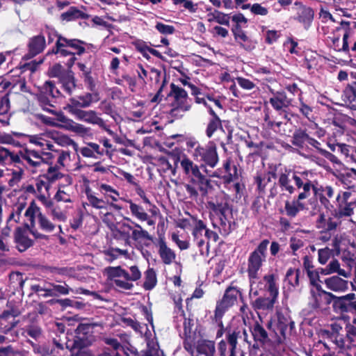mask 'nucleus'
I'll return each mask as SVG.
<instances>
[{
	"mask_svg": "<svg viewBox=\"0 0 356 356\" xmlns=\"http://www.w3.org/2000/svg\"><path fill=\"white\" fill-rule=\"evenodd\" d=\"M58 166H49L45 174L42 175L43 179H46L50 184L63 177V175L60 172Z\"/></svg>",
	"mask_w": 356,
	"mask_h": 356,
	"instance_id": "obj_42",
	"label": "nucleus"
},
{
	"mask_svg": "<svg viewBox=\"0 0 356 356\" xmlns=\"http://www.w3.org/2000/svg\"><path fill=\"white\" fill-rule=\"evenodd\" d=\"M170 95L174 98V108L172 112L176 114V112L179 111L182 112L189 111L191 107V100L188 99L186 91L175 83L170 84Z\"/></svg>",
	"mask_w": 356,
	"mask_h": 356,
	"instance_id": "obj_11",
	"label": "nucleus"
},
{
	"mask_svg": "<svg viewBox=\"0 0 356 356\" xmlns=\"http://www.w3.org/2000/svg\"><path fill=\"white\" fill-rule=\"evenodd\" d=\"M10 229L8 226L4 227L0 234V249L1 250H7L8 241L7 239L10 236Z\"/></svg>",
	"mask_w": 356,
	"mask_h": 356,
	"instance_id": "obj_61",
	"label": "nucleus"
},
{
	"mask_svg": "<svg viewBox=\"0 0 356 356\" xmlns=\"http://www.w3.org/2000/svg\"><path fill=\"white\" fill-rule=\"evenodd\" d=\"M72 115L77 120L83 121L88 124L98 125L101 128H105V122L97 112L92 110H72Z\"/></svg>",
	"mask_w": 356,
	"mask_h": 356,
	"instance_id": "obj_17",
	"label": "nucleus"
},
{
	"mask_svg": "<svg viewBox=\"0 0 356 356\" xmlns=\"http://www.w3.org/2000/svg\"><path fill=\"white\" fill-rule=\"evenodd\" d=\"M179 161L184 174L191 177V182L197 184L198 189L203 193H206L210 180L200 172V167L186 156H184Z\"/></svg>",
	"mask_w": 356,
	"mask_h": 356,
	"instance_id": "obj_7",
	"label": "nucleus"
},
{
	"mask_svg": "<svg viewBox=\"0 0 356 356\" xmlns=\"http://www.w3.org/2000/svg\"><path fill=\"white\" fill-rule=\"evenodd\" d=\"M54 153H56V157H57L56 163L55 164L56 166H58V168H64L67 163H69L70 161V153L68 151L65 150H56L54 151Z\"/></svg>",
	"mask_w": 356,
	"mask_h": 356,
	"instance_id": "obj_54",
	"label": "nucleus"
},
{
	"mask_svg": "<svg viewBox=\"0 0 356 356\" xmlns=\"http://www.w3.org/2000/svg\"><path fill=\"white\" fill-rule=\"evenodd\" d=\"M356 208V201H350V203L337 202L336 209L333 212L334 218H337L341 221L348 222V231H351L355 227V222L352 219L354 214V210Z\"/></svg>",
	"mask_w": 356,
	"mask_h": 356,
	"instance_id": "obj_12",
	"label": "nucleus"
},
{
	"mask_svg": "<svg viewBox=\"0 0 356 356\" xmlns=\"http://www.w3.org/2000/svg\"><path fill=\"white\" fill-rule=\"evenodd\" d=\"M73 198L74 195L72 186H59L58 191L54 195L56 201L65 203L72 202L73 201Z\"/></svg>",
	"mask_w": 356,
	"mask_h": 356,
	"instance_id": "obj_31",
	"label": "nucleus"
},
{
	"mask_svg": "<svg viewBox=\"0 0 356 356\" xmlns=\"http://www.w3.org/2000/svg\"><path fill=\"white\" fill-rule=\"evenodd\" d=\"M197 351L205 356L214 355L216 352L215 343L213 341L200 340L197 344Z\"/></svg>",
	"mask_w": 356,
	"mask_h": 356,
	"instance_id": "obj_34",
	"label": "nucleus"
},
{
	"mask_svg": "<svg viewBox=\"0 0 356 356\" xmlns=\"http://www.w3.org/2000/svg\"><path fill=\"white\" fill-rule=\"evenodd\" d=\"M99 97L97 93H86L70 99V103L66 106L65 109L72 114V110H81L80 108H86L91 104L97 102Z\"/></svg>",
	"mask_w": 356,
	"mask_h": 356,
	"instance_id": "obj_15",
	"label": "nucleus"
},
{
	"mask_svg": "<svg viewBox=\"0 0 356 356\" xmlns=\"http://www.w3.org/2000/svg\"><path fill=\"white\" fill-rule=\"evenodd\" d=\"M348 224L350 225L351 223L341 221L337 218H334V216L327 217L325 231H332L336 229H339L340 231H348L347 227H349Z\"/></svg>",
	"mask_w": 356,
	"mask_h": 356,
	"instance_id": "obj_33",
	"label": "nucleus"
},
{
	"mask_svg": "<svg viewBox=\"0 0 356 356\" xmlns=\"http://www.w3.org/2000/svg\"><path fill=\"white\" fill-rule=\"evenodd\" d=\"M10 88L15 93H26L32 95V92L29 86L27 85L24 76H19L12 81H1L0 82V92Z\"/></svg>",
	"mask_w": 356,
	"mask_h": 356,
	"instance_id": "obj_16",
	"label": "nucleus"
},
{
	"mask_svg": "<svg viewBox=\"0 0 356 356\" xmlns=\"http://www.w3.org/2000/svg\"><path fill=\"white\" fill-rule=\"evenodd\" d=\"M243 10L250 9V12L256 15L266 16L268 14V9L260 3L244 4L241 6Z\"/></svg>",
	"mask_w": 356,
	"mask_h": 356,
	"instance_id": "obj_52",
	"label": "nucleus"
},
{
	"mask_svg": "<svg viewBox=\"0 0 356 356\" xmlns=\"http://www.w3.org/2000/svg\"><path fill=\"white\" fill-rule=\"evenodd\" d=\"M302 178L312 185V189L316 193V180L314 174L309 170L293 171L291 169H281L278 174V184L282 191L293 194L296 191V179Z\"/></svg>",
	"mask_w": 356,
	"mask_h": 356,
	"instance_id": "obj_2",
	"label": "nucleus"
},
{
	"mask_svg": "<svg viewBox=\"0 0 356 356\" xmlns=\"http://www.w3.org/2000/svg\"><path fill=\"white\" fill-rule=\"evenodd\" d=\"M276 323V332H278L281 336L285 337L286 334L292 330L294 323L291 319L280 313H277Z\"/></svg>",
	"mask_w": 356,
	"mask_h": 356,
	"instance_id": "obj_23",
	"label": "nucleus"
},
{
	"mask_svg": "<svg viewBox=\"0 0 356 356\" xmlns=\"http://www.w3.org/2000/svg\"><path fill=\"white\" fill-rule=\"evenodd\" d=\"M87 199L89 204L95 209H104L106 206V202L102 198L97 197L91 191H86Z\"/></svg>",
	"mask_w": 356,
	"mask_h": 356,
	"instance_id": "obj_51",
	"label": "nucleus"
},
{
	"mask_svg": "<svg viewBox=\"0 0 356 356\" xmlns=\"http://www.w3.org/2000/svg\"><path fill=\"white\" fill-rule=\"evenodd\" d=\"M124 220L131 222L134 225L135 228L134 229H132V234H131V238L133 240L138 241V240L142 239V238H144V239H150L151 238L149 233L146 230L143 229L139 224L134 222L129 218H125Z\"/></svg>",
	"mask_w": 356,
	"mask_h": 356,
	"instance_id": "obj_39",
	"label": "nucleus"
},
{
	"mask_svg": "<svg viewBox=\"0 0 356 356\" xmlns=\"http://www.w3.org/2000/svg\"><path fill=\"white\" fill-rule=\"evenodd\" d=\"M15 241L20 252L25 251L32 245V241L26 236V232L21 228L17 229L15 233Z\"/></svg>",
	"mask_w": 356,
	"mask_h": 356,
	"instance_id": "obj_26",
	"label": "nucleus"
},
{
	"mask_svg": "<svg viewBox=\"0 0 356 356\" xmlns=\"http://www.w3.org/2000/svg\"><path fill=\"white\" fill-rule=\"evenodd\" d=\"M88 15L78 9L76 7L72 6L67 11L63 13L60 19L63 21L70 22L78 19H88Z\"/></svg>",
	"mask_w": 356,
	"mask_h": 356,
	"instance_id": "obj_30",
	"label": "nucleus"
},
{
	"mask_svg": "<svg viewBox=\"0 0 356 356\" xmlns=\"http://www.w3.org/2000/svg\"><path fill=\"white\" fill-rule=\"evenodd\" d=\"M49 134L51 136V140H54L58 145L62 147L72 146L76 152L78 151L77 143L69 136L55 131H52Z\"/></svg>",
	"mask_w": 356,
	"mask_h": 356,
	"instance_id": "obj_28",
	"label": "nucleus"
},
{
	"mask_svg": "<svg viewBox=\"0 0 356 356\" xmlns=\"http://www.w3.org/2000/svg\"><path fill=\"white\" fill-rule=\"evenodd\" d=\"M300 271L298 269L289 268L286 274L285 282L295 287L299 285Z\"/></svg>",
	"mask_w": 356,
	"mask_h": 356,
	"instance_id": "obj_55",
	"label": "nucleus"
},
{
	"mask_svg": "<svg viewBox=\"0 0 356 356\" xmlns=\"http://www.w3.org/2000/svg\"><path fill=\"white\" fill-rule=\"evenodd\" d=\"M356 190L355 187H350L346 191H341L336 197L337 202L350 203V201H355L353 198Z\"/></svg>",
	"mask_w": 356,
	"mask_h": 356,
	"instance_id": "obj_49",
	"label": "nucleus"
},
{
	"mask_svg": "<svg viewBox=\"0 0 356 356\" xmlns=\"http://www.w3.org/2000/svg\"><path fill=\"white\" fill-rule=\"evenodd\" d=\"M110 284L118 289L129 290L134 284L127 280L128 272L120 266H110L105 269Z\"/></svg>",
	"mask_w": 356,
	"mask_h": 356,
	"instance_id": "obj_10",
	"label": "nucleus"
},
{
	"mask_svg": "<svg viewBox=\"0 0 356 356\" xmlns=\"http://www.w3.org/2000/svg\"><path fill=\"white\" fill-rule=\"evenodd\" d=\"M333 294L321 289L320 285L310 290L308 300L309 306L315 311H323L331 303Z\"/></svg>",
	"mask_w": 356,
	"mask_h": 356,
	"instance_id": "obj_9",
	"label": "nucleus"
},
{
	"mask_svg": "<svg viewBox=\"0 0 356 356\" xmlns=\"http://www.w3.org/2000/svg\"><path fill=\"white\" fill-rule=\"evenodd\" d=\"M196 245L200 248V252L202 255L207 256L209 252V244L207 241V238H197L194 240Z\"/></svg>",
	"mask_w": 356,
	"mask_h": 356,
	"instance_id": "obj_62",
	"label": "nucleus"
},
{
	"mask_svg": "<svg viewBox=\"0 0 356 356\" xmlns=\"http://www.w3.org/2000/svg\"><path fill=\"white\" fill-rule=\"evenodd\" d=\"M277 276L273 273H269L264 276L260 284L264 285V289L267 290L270 296H278V286L277 284Z\"/></svg>",
	"mask_w": 356,
	"mask_h": 356,
	"instance_id": "obj_24",
	"label": "nucleus"
},
{
	"mask_svg": "<svg viewBox=\"0 0 356 356\" xmlns=\"http://www.w3.org/2000/svg\"><path fill=\"white\" fill-rule=\"evenodd\" d=\"M157 279L155 270L149 268L145 273L143 287L145 290H152L156 284Z\"/></svg>",
	"mask_w": 356,
	"mask_h": 356,
	"instance_id": "obj_41",
	"label": "nucleus"
},
{
	"mask_svg": "<svg viewBox=\"0 0 356 356\" xmlns=\"http://www.w3.org/2000/svg\"><path fill=\"white\" fill-rule=\"evenodd\" d=\"M48 214L51 219L54 222H65L67 221V214L65 212L60 210L59 207H54V205L49 209Z\"/></svg>",
	"mask_w": 356,
	"mask_h": 356,
	"instance_id": "obj_47",
	"label": "nucleus"
},
{
	"mask_svg": "<svg viewBox=\"0 0 356 356\" xmlns=\"http://www.w3.org/2000/svg\"><path fill=\"white\" fill-rule=\"evenodd\" d=\"M269 241L263 240L257 248L250 253L248 260V273L250 278L251 291L252 286L255 283V280L258 277L259 271L266 259V250Z\"/></svg>",
	"mask_w": 356,
	"mask_h": 356,
	"instance_id": "obj_6",
	"label": "nucleus"
},
{
	"mask_svg": "<svg viewBox=\"0 0 356 356\" xmlns=\"http://www.w3.org/2000/svg\"><path fill=\"white\" fill-rule=\"evenodd\" d=\"M155 28L159 33L165 35L173 34L175 31L173 26L164 24L161 22H157Z\"/></svg>",
	"mask_w": 356,
	"mask_h": 356,
	"instance_id": "obj_63",
	"label": "nucleus"
},
{
	"mask_svg": "<svg viewBox=\"0 0 356 356\" xmlns=\"http://www.w3.org/2000/svg\"><path fill=\"white\" fill-rule=\"evenodd\" d=\"M321 273L325 275L337 273L346 278L349 277L350 275V273L349 271H346L340 268V264L337 259H332L325 268H322Z\"/></svg>",
	"mask_w": 356,
	"mask_h": 356,
	"instance_id": "obj_27",
	"label": "nucleus"
},
{
	"mask_svg": "<svg viewBox=\"0 0 356 356\" xmlns=\"http://www.w3.org/2000/svg\"><path fill=\"white\" fill-rule=\"evenodd\" d=\"M24 215L30 221L32 227L35 226V218H36L39 228L44 232H54L56 229V227H58L59 233H63L62 226L60 225H57L50 217L49 218L42 213L40 208L37 206L34 201L31 202L30 205L26 209Z\"/></svg>",
	"mask_w": 356,
	"mask_h": 356,
	"instance_id": "obj_5",
	"label": "nucleus"
},
{
	"mask_svg": "<svg viewBox=\"0 0 356 356\" xmlns=\"http://www.w3.org/2000/svg\"><path fill=\"white\" fill-rule=\"evenodd\" d=\"M324 283L327 289L334 292H344L348 286V281L339 277L337 275H334L327 277L325 280Z\"/></svg>",
	"mask_w": 356,
	"mask_h": 356,
	"instance_id": "obj_22",
	"label": "nucleus"
},
{
	"mask_svg": "<svg viewBox=\"0 0 356 356\" xmlns=\"http://www.w3.org/2000/svg\"><path fill=\"white\" fill-rule=\"evenodd\" d=\"M170 157L174 162V166H172L168 160L164 156H161V157L158 158V161L159 162V163L161 165L164 166L165 170H170L172 172V174L173 175H175L176 172H177V168L178 167V163L180 161V157L178 155L175 154H171Z\"/></svg>",
	"mask_w": 356,
	"mask_h": 356,
	"instance_id": "obj_38",
	"label": "nucleus"
},
{
	"mask_svg": "<svg viewBox=\"0 0 356 356\" xmlns=\"http://www.w3.org/2000/svg\"><path fill=\"white\" fill-rule=\"evenodd\" d=\"M252 334L255 341H259L262 343H264L268 339L267 332L258 323L254 324L252 330Z\"/></svg>",
	"mask_w": 356,
	"mask_h": 356,
	"instance_id": "obj_44",
	"label": "nucleus"
},
{
	"mask_svg": "<svg viewBox=\"0 0 356 356\" xmlns=\"http://www.w3.org/2000/svg\"><path fill=\"white\" fill-rule=\"evenodd\" d=\"M239 293V291L235 287L227 289L222 300L217 303L215 310L216 320L220 319L225 312L236 303Z\"/></svg>",
	"mask_w": 356,
	"mask_h": 356,
	"instance_id": "obj_13",
	"label": "nucleus"
},
{
	"mask_svg": "<svg viewBox=\"0 0 356 356\" xmlns=\"http://www.w3.org/2000/svg\"><path fill=\"white\" fill-rule=\"evenodd\" d=\"M309 134L302 129H296L293 134L291 143L293 145L302 148L307 140Z\"/></svg>",
	"mask_w": 356,
	"mask_h": 356,
	"instance_id": "obj_37",
	"label": "nucleus"
},
{
	"mask_svg": "<svg viewBox=\"0 0 356 356\" xmlns=\"http://www.w3.org/2000/svg\"><path fill=\"white\" fill-rule=\"evenodd\" d=\"M130 205L129 209L131 214L140 221L147 220L148 218V214L145 212L144 209L131 201H129Z\"/></svg>",
	"mask_w": 356,
	"mask_h": 356,
	"instance_id": "obj_50",
	"label": "nucleus"
},
{
	"mask_svg": "<svg viewBox=\"0 0 356 356\" xmlns=\"http://www.w3.org/2000/svg\"><path fill=\"white\" fill-rule=\"evenodd\" d=\"M269 102L272 106L277 111H280L289 107L291 101L284 92H277L270 98Z\"/></svg>",
	"mask_w": 356,
	"mask_h": 356,
	"instance_id": "obj_25",
	"label": "nucleus"
},
{
	"mask_svg": "<svg viewBox=\"0 0 356 356\" xmlns=\"http://www.w3.org/2000/svg\"><path fill=\"white\" fill-rule=\"evenodd\" d=\"M222 128L221 120L220 118H211L208 122L206 129V135L208 138H211L213 133L218 129Z\"/></svg>",
	"mask_w": 356,
	"mask_h": 356,
	"instance_id": "obj_57",
	"label": "nucleus"
},
{
	"mask_svg": "<svg viewBox=\"0 0 356 356\" xmlns=\"http://www.w3.org/2000/svg\"><path fill=\"white\" fill-rule=\"evenodd\" d=\"M57 115L58 120L63 123V129L82 135L89 132V128L74 122L72 120L67 118L63 113H58Z\"/></svg>",
	"mask_w": 356,
	"mask_h": 356,
	"instance_id": "obj_19",
	"label": "nucleus"
},
{
	"mask_svg": "<svg viewBox=\"0 0 356 356\" xmlns=\"http://www.w3.org/2000/svg\"><path fill=\"white\" fill-rule=\"evenodd\" d=\"M344 92L350 102L356 100V81L347 87Z\"/></svg>",
	"mask_w": 356,
	"mask_h": 356,
	"instance_id": "obj_64",
	"label": "nucleus"
},
{
	"mask_svg": "<svg viewBox=\"0 0 356 356\" xmlns=\"http://www.w3.org/2000/svg\"><path fill=\"white\" fill-rule=\"evenodd\" d=\"M297 189L301 190L298 195L291 201H286L284 209L286 214L290 218H295L298 213L305 209L303 200L308 198L311 194L312 185L307 180L296 179Z\"/></svg>",
	"mask_w": 356,
	"mask_h": 356,
	"instance_id": "obj_4",
	"label": "nucleus"
},
{
	"mask_svg": "<svg viewBox=\"0 0 356 356\" xmlns=\"http://www.w3.org/2000/svg\"><path fill=\"white\" fill-rule=\"evenodd\" d=\"M193 159L202 162L201 167L204 168V172L210 177H218V175L216 172H211L206 168L209 166L211 168H215L219 161V156L217 152V147L216 144L210 141L205 146L197 147V148L192 152Z\"/></svg>",
	"mask_w": 356,
	"mask_h": 356,
	"instance_id": "obj_3",
	"label": "nucleus"
},
{
	"mask_svg": "<svg viewBox=\"0 0 356 356\" xmlns=\"http://www.w3.org/2000/svg\"><path fill=\"white\" fill-rule=\"evenodd\" d=\"M232 33L234 36L235 40L241 45L244 46L245 43L248 41V37L245 33L242 30L241 27H233Z\"/></svg>",
	"mask_w": 356,
	"mask_h": 356,
	"instance_id": "obj_58",
	"label": "nucleus"
},
{
	"mask_svg": "<svg viewBox=\"0 0 356 356\" xmlns=\"http://www.w3.org/2000/svg\"><path fill=\"white\" fill-rule=\"evenodd\" d=\"M277 297L270 296V298H259L253 303L256 309L272 310Z\"/></svg>",
	"mask_w": 356,
	"mask_h": 356,
	"instance_id": "obj_32",
	"label": "nucleus"
},
{
	"mask_svg": "<svg viewBox=\"0 0 356 356\" xmlns=\"http://www.w3.org/2000/svg\"><path fill=\"white\" fill-rule=\"evenodd\" d=\"M98 190L106 198H110L113 202H117L120 195L118 191L111 186L106 184H98Z\"/></svg>",
	"mask_w": 356,
	"mask_h": 356,
	"instance_id": "obj_36",
	"label": "nucleus"
},
{
	"mask_svg": "<svg viewBox=\"0 0 356 356\" xmlns=\"http://www.w3.org/2000/svg\"><path fill=\"white\" fill-rule=\"evenodd\" d=\"M51 286V290H48V293L43 295L44 297L56 296L58 295H67L71 289L67 284L59 285L56 284H49Z\"/></svg>",
	"mask_w": 356,
	"mask_h": 356,
	"instance_id": "obj_40",
	"label": "nucleus"
},
{
	"mask_svg": "<svg viewBox=\"0 0 356 356\" xmlns=\"http://www.w3.org/2000/svg\"><path fill=\"white\" fill-rule=\"evenodd\" d=\"M329 339L336 346L341 350H346L350 348L351 345L348 341L347 339H346L343 337V335L338 334V335H330Z\"/></svg>",
	"mask_w": 356,
	"mask_h": 356,
	"instance_id": "obj_48",
	"label": "nucleus"
},
{
	"mask_svg": "<svg viewBox=\"0 0 356 356\" xmlns=\"http://www.w3.org/2000/svg\"><path fill=\"white\" fill-rule=\"evenodd\" d=\"M321 194L320 195V201L321 204L325 205V207L330 204L329 199L333 197L334 196V190L332 186H322L321 188Z\"/></svg>",
	"mask_w": 356,
	"mask_h": 356,
	"instance_id": "obj_56",
	"label": "nucleus"
},
{
	"mask_svg": "<svg viewBox=\"0 0 356 356\" xmlns=\"http://www.w3.org/2000/svg\"><path fill=\"white\" fill-rule=\"evenodd\" d=\"M19 154L26 166L31 168L33 172H35L34 169L39 168L42 165V159L39 152L25 148L21 149Z\"/></svg>",
	"mask_w": 356,
	"mask_h": 356,
	"instance_id": "obj_18",
	"label": "nucleus"
},
{
	"mask_svg": "<svg viewBox=\"0 0 356 356\" xmlns=\"http://www.w3.org/2000/svg\"><path fill=\"white\" fill-rule=\"evenodd\" d=\"M191 218L193 221V229L192 234L194 240L206 238L205 231H207V227L204 222L201 220H197L194 216H192Z\"/></svg>",
	"mask_w": 356,
	"mask_h": 356,
	"instance_id": "obj_35",
	"label": "nucleus"
},
{
	"mask_svg": "<svg viewBox=\"0 0 356 356\" xmlns=\"http://www.w3.org/2000/svg\"><path fill=\"white\" fill-rule=\"evenodd\" d=\"M332 254V250L329 248H324L319 249L318 251V262L324 265L325 264Z\"/></svg>",
	"mask_w": 356,
	"mask_h": 356,
	"instance_id": "obj_59",
	"label": "nucleus"
},
{
	"mask_svg": "<svg viewBox=\"0 0 356 356\" xmlns=\"http://www.w3.org/2000/svg\"><path fill=\"white\" fill-rule=\"evenodd\" d=\"M343 331V325L340 322H334L330 325V330L324 331V334L326 337H329L330 335H338L341 334Z\"/></svg>",
	"mask_w": 356,
	"mask_h": 356,
	"instance_id": "obj_60",
	"label": "nucleus"
},
{
	"mask_svg": "<svg viewBox=\"0 0 356 356\" xmlns=\"http://www.w3.org/2000/svg\"><path fill=\"white\" fill-rule=\"evenodd\" d=\"M44 47V37L40 35L35 36L30 40L29 44V54H31V56H34L42 51Z\"/></svg>",
	"mask_w": 356,
	"mask_h": 356,
	"instance_id": "obj_29",
	"label": "nucleus"
},
{
	"mask_svg": "<svg viewBox=\"0 0 356 356\" xmlns=\"http://www.w3.org/2000/svg\"><path fill=\"white\" fill-rule=\"evenodd\" d=\"M346 338L353 346H356V318L353 319V323H347L345 327Z\"/></svg>",
	"mask_w": 356,
	"mask_h": 356,
	"instance_id": "obj_46",
	"label": "nucleus"
},
{
	"mask_svg": "<svg viewBox=\"0 0 356 356\" xmlns=\"http://www.w3.org/2000/svg\"><path fill=\"white\" fill-rule=\"evenodd\" d=\"M60 81L64 90L70 95L75 88L74 76L71 71L68 70L60 79Z\"/></svg>",
	"mask_w": 356,
	"mask_h": 356,
	"instance_id": "obj_43",
	"label": "nucleus"
},
{
	"mask_svg": "<svg viewBox=\"0 0 356 356\" xmlns=\"http://www.w3.org/2000/svg\"><path fill=\"white\" fill-rule=\"evenodd\" d=\"M59 91L55 88L54 83L51 81H46L42 87V91L38 95V99L40 106L42 110L54 114L56 116L58 120V113H63V112L55 110V106L54 105L53 99Z\"/></svg>",
	"mask_w": 356,
	"mask_h": 356,
	"instance_id": "obj_8",
	"label": "nucleus"
},
{
	"mask_svg": "<svg viewBox=\"0 0 356 356\" xmlns=\"http://www.w3.org/2000/svg\"><path fill=\"white\" fill-rule=\"evenodd\" d=\"M57 38L56 47L53 49V53L57 55L58 58H66L63 60L68 68H71L76 60L75 54L81 55L86 51L83 47V42L76 39H67L58 35L54 30H48L49 43Z\"/></svg>",
	"mask_w": 356,
	"mask_h": 356,
	"instance_id": "obj_1",
	"label": "nucleus"
},
{
	"mask_svg": "<svg viewBox=\"0 0 356 356\" xmlns=\"http://www.w3.org/2000/svg\"><path fill=\"white\" fill-rule=\"evenodd\" d=\"M294 5L297 6L296 19L302 23L305 29H308L314 18V11L311 8L303 6L300 2L296 1Z\"/></svg>",
	"mask_w": 356,
	"mask_h": 356,
	"instance_id": "obj_20",
	"label": "nucleus"
},
{
	"mask_svg": "<svg viewBox=\"0 0 356 356\" xmlns=\"http://www.w3.org/2000/svg\"><path fill=\"white\" fill-rule=\"evenodd\" d=\"M333 307L340 312H353L356 315V295L350 293L342 296L333 294Z\"/></svg>",
	"mask_w": 356,
	"mask_h": 356,
	"instance_id": "obj_14",
	"label": "nucleus"
},
{
	"mask_svg": "<svg viewBox=\"0 0 356 356\" xmlns=\"http://www.w3.org/2000/svg\"><path fill=\"white\" fill-rule=\"evenodd\" d=\"M158 253L163 264L170 265L172 264L176 259V254L170 248H169L164 239L160 238L157 243Z\"/></svg>",
	"mask_w": 356,
	"mask_h": 356,
	"instance_id": "obj_21",
	"label": "nucleus"
},
{
	"mask_svg": "<svg viewBox=\"0 0 356 356\" xmlns=\"http://www.w3.org/2000/svg\"><path fill=\"white\" fill-rule=\"evenodd\" d=\"M208 17V21L210 22L215 21L220 24L229 26L230 17L227 14L215 10L213 13L209 14Z\"/></svg>",
	"mask_w": 356,
	"mask_h": 356,
	"instance_id": "obj_45",
	"label": "nucleus"
},
{
	"mask_svg": "<svg viewBox=\"0 0 356 356\" xmlns=\"http://www.w3.org/2000/svg\"><path fill=\"white\" fill-rule=\"evenodd\" d=\"M52 131H46L40 135L31 136L29 142L42 148H44V143L47 142V139H51L50 133Z\"/></svg>",
	"mask_w": 356,
	"mask_h": 356,
	"instance_id": "obj_53",
	"label": "nucleus"
}]
</instances>
